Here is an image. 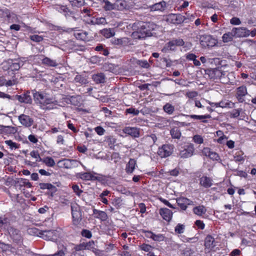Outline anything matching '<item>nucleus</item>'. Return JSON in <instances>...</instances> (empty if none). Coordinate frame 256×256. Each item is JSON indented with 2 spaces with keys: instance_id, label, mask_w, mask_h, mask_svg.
Returning a JSON list of instances; mask_svg holds the SVG:
<instances>
[{
  "instance_id": "obj_1",
  "label": "nucleus",
  "mask_w": 256,
  "mask_h": 256,
  "mask_svg": "<svg viewBox=\"0 0 256 256\" xmlns=\"http://www.w3.org/2000/svg\"><path fill=\"white\" fill-rule=\"evenodd\" d=\"M34 100L36 104L40 105L44 109H51L52 108L46 106L48 104H53L56 105L58 104V101L50 96L49 94L44 92H33Z\"/></svg>"
},
{
  "instance_id": "obj_2",
  "label": "nucleus",
  "mask_w": 256,
  "mask_h": 256,
  "mask_svg": "<svg viewBox=\"0 0 256 256\" xmlns=\"http://www.w3.org/2000/svg\"><path fill=\"white\" fill-rule=\"evenodd\" d=\"M184 44V42L182 38H174L164 45L162 50L163 52H166L168 50L174 51L176 50V46H183Z\"/></svg>"
},
{
  "instance_id": "obj_3",
  "label": "nucleus",
  "mask_w": 256,
  "mask_h": 256,
  "mask_svg": "<svg viewBox=\"0 0 256 256\" xmlns=\"http://www.w3.org/2000/svg\"><path fill=\"white\" fill-rule=\"evenodd\" d=\"M206 74L208 75L210 78L214 80H220L226 74V72L220 68H210L206 70Z\"/></svg>"
},
{
  "instance_id": "obj_4",
  "label": "nucleus",
  "mask_w": 256,
  "mask_h": 256,
  "mask_svg": "<svg viewBox=\"0 0 256 256\" xmlns=\"http://www.w3.org/2000/svg\"><path fill=\"white\" fill-rule=\"evenodd\" d=\"M188 16H185L181 14H170L168 15L167 21L175 24H180L184 22H187V18H188Z\"/></svg>"
},
{
  "instance_id": "obj_5",
  "label": "nucleus",
  "mask_w": 256,
  "mask_h": 256,
  "mask_svg": "<svg viewBox=\"0 0 256 256\" xmlns=\"http://www.w3.org/2000/svg\"><path fill=\"white\" fill-rule=\"evenodd\" d=\"M200 44L203 48H210L214 46L216 40L210 35H202L200 38Z\"/></svg>"
},
{
  "instance_id": "obj_6",
  "label": "nucleus",
  "mask_w": 256,
  "mask_h": 256,
  "mask_svg": "<svg viewBox=\"0 0 256 256\" xmlns=\"http://www.w3.org/2000/svg\"><path fill=\"white\" fill-rule=\"evenodd\" d=\"M71 210L74 224H78L82 219V214L80 206L77 204L71 205Z\"/></svg>"
},
{
  "instance_id": "obj_7",
  "label": "nucleus",
  "mask_w": 256,
  "mask_h": 256,
  "mask_svg": "<svg viewBox=\"0 0 256 256\" xmlns=\"http://www.w3.org/2000/svg\"><path fill=\"white\" fill-rule=\"evenodd\" d=\"M183 150L180 152V156L183 158L192 156L194 154V147L192 144H188L184 146Z\"/></svg>"
},
{
  "instance_id": "obj_8",
  "label": "nucleus",
  "mask_w": 256,
  "mask_h": 256,
  "mask_svg": "<svg viewBox=\"0 0 256 256\" xmlns=\"http://www.w3.org/2000/svg\"><path fill=\"white\" fill-rule=\"evenodd\" d=\"M40 234L43 238L54 242L56 240L58 237L56 230H42L40 232Z\"/></svg>"
},
{
  "instance_id": "obj_9",
  "label": "nucleus",
  "mask_w": 256,
  "mask_h": 256,
  "mask_svg": "<svg viewBox=\"0 0 256 256\" xmlns=\"http://www.w3.org/2000/svg\"><path fill=\"white\" fill-rule=\"evenodd\" d=\"M173 146L169 144H164L158 148V154L162 158H166L170 156L173 151Z\"/></svg>"
},
{
  "instance_id": "obj_10",
  "label": "nucleus",
  "mask_w": 256,
  "mask_h": 256,
  "mask_svg": "<svg viewBox=\"0 0 256 256\" xmlns=\"http://www.w3.org/2000/svg\"><path fill=\"white\" fill-rule=\"evenodd\" d=\"M12 100H18L20 102L26 104H31L32 99L30 96V92L27 91L21 95H15L12 96L10 98Z\"/></svg>"
},
{
  "instance_id": "obj_11",
  "label": "nucleus",
  "mask_w": 256,
  "mask_h": 256,
  "mask_svg": "<svg viewBox=\"0 0 256 256\" xmlns=\"http://www.w3.org/2000/svg\"><path fill=\"white\" fill-rule=\"evenodd\" d=\"M157 26L153 22H145V37L156 34L155 32Z\"/></svg>"
},
{
  "instance_id": "obj_12",
  "label": "nucleus",
  "mask_w": 256,
  "mask_h": 256,
  "mask_svg": "<svg viewBox=\"0 0 256 256\" xmlns=\"http://www.w3.org/2000/svg\"><path fill=\"white\" fill-rule=\"evenodd\" d=\"M110 42L112 45L119 47L131 44L130 40L127 38H114L110 40Z\"/></svg>"
},
{
  "instance_id": "obj_13",
  "label": "nucleus",
  "mask_w": 256,
  "mask_h": 256,
  "mask_svg": "<svg viewBox=\"0 0 256 256\" xmlns=\"http://www.w3.org/2000/svg\"><path fill=\"white\" fill-rule=\"evenodd\" d=\"M235 37H246L250 34V32L246 28L243 27L234 28H232Z\"/></svg>"
},
{
  "instance_id": "obj_14",
  "label": "nucleus",
  "mask_w": 256,
  "mask_h": 256,
  "mask_svg": "<svg viewBox=\"0 0 256 256\" xmlns=\"http://www.w3.org/2000/svg\"><path fill=\"white\" fill-rule=\"evenodd\" d=\"M176 202L182 210H186L187 208V206L188 205L194 204L192 201L184 197L177 198Z\"/></svg>"
},
{
  "instance_id": "obj_15",
  "label": "nucleus",
  "mask_w": 256,
  "mask_h": 256,
  "mask_svg": "<svg viewBox=\"0 0 256 256\" xmlns=\"http://www.w3.org/2000/svg\"><path fill=\"white\" fill-rule=\"evenodd\" d=\"M166 8V3L164 0L149 6L150 11H160L161 12H164Z\"/></svg>"
},
{
  "instance_id": "obj_16",
  "label": "nucleus",
  "mask_w": 256,
  "mask_h": 256,
  "mask_svg": "<svg viewBox=\"0 0 256 256\" xmlns=\"http://www.w3.org/2000/svg\"><path fill=\"white\" fill-rule=\"evenodd\" d=\"M202 154L206 156L209 157L213 160L219 161L220 160L218 154L213 151H212L209 148H204L202 150Z\"/></svg>"
},
{
  "instance_id": "obj_17",
  "label": "nucleus",
  "mask_w": 256,
  "mask_h": 256,
  "mask_svg": "<svg viewBox=\"0 0 256 256\" xmlns=\"http://www.w3.org/2000/svg\"><path fill=\"white\" fill-rule=\"evenodd\" d=\"M18 120L21 124L26 127H30L34 123V120L32 118L24 114H22L18 116Z\"/></svg>"
},
{
  "instance_id": "obj_18",
  "label": "nucleus",
  "mask_w": 256,
  "mask_h": 256,
  "mask_svg": "<svg viewBox=\"0 0 256 256\" xmlns=\"http://www.w3.org/2000/svg\"><path fill=\"white\" fill-rule=\"evenodd\" d=\"M60 162L62 164L63 167L70 169L74 167H76L78 166V161L76 160H71V159H64L60 161Z\"/></svg>"
},
{
  "instance_id": "obj_19",
  "label": "nucleus",
  "mask_w": 256,
  "mask_h": 256,
  "mask_svg": "<svg viewBox=\"0 0 256 256\" xmlns=\"http://www.w3.org/2000/svg\"><path fill=\"white\" fill-rule=\"evenodd\" d=\"M160 214L162 218L167 222H170L172 218V212L167 208H162L160 210Z\"/></svg>"
},
{
  "instance_id": "obj_20",
  "label": "nucleus",
  "mask_w": 256,
  "mask_h": 256,
  "mask_svg": "<svg viewBox=\"0 0 256 256\" xmlns=\"http://www.w3.org/2000/svg\"><path fill=\"white\" fill-rule=\"evenodd\" d=\"M10 234L15 242L19 244L22 242V238L18 230L12 228L10 230Z\"/></svg>"
},
{
  "instance_id": "obj_21",
  "label": "nucleus",
  "mask_w": 256,
  "mask_h": 256,
  "mask_svg": "<svg viewBox=\"0 0 256 256\" xmlns=\"http://www.w3.org/2000/svg\"><path fill=\"white\" fill-rule=\"evenodd\" d=\"M145 236L151 238L154 241L161 242L164 239V236L162 234H156L150 231H145Z\"/></svg>"
},
{
  "instance_id": "obj_22",
  "label": "nucleus",
  "mask_w": 256,
  "mask_h": 256,
  "mask_svg": "<svg viewBox=\"0 0 256 256\" xmlns=\"http://www.w3.org/2000/svg\"><path fill=\"white\" fill-rule=\"evenodd\" d=\"M9 67L8 68L10 69L12 71L18 70L24 64L22 62L18 60H8Z\"/></svg>"
},
{
  "instance_id": "obj_23",
  "label": "nucleus",
  "mask_w": 256,
  "mask_h": 256,
  "mask_svg": "<svg viewBox=\"0 0 256 256\" xmlns=\"http://www.w3.org/2000/svg\"><path fill=\"white\" fill-rule=\"evenodd\" d=\"M199 180L200 184L205 188H210L212 185V180L210 177L203 176Z\"/></svg>"
},
{
  "instance_id": "obj_24",
  "label": "nucleus",
  "mask_w": 256,
  "mask_h": 256,
  "mask_svg": "<svg viewBox=\"0 0 256 256\" xmlns=\"http://www.w3.org/2000/svg\"><path fill=\"white\" fill-rule=\"evenodd\" d=\"M92 78L96 84L105 82L106 76L104 73L100 72L93 74Z\"/></svg>"
},
{
  "instance_id": "obj_25",
  "label": "nucleus",
  "mask_w": 256,
  "mask_h": 256,
  "mask_svg": "<svg viewBox=\"0 0 256 256\" xmlns=\"http://www.w3.org/2000/svg\"><path fill=\"white\" fill-rule=\"evenodd\" d=\"M100 34L108 38L114 36L115 35V32L114 28H104L100 30Z\"/></svg>"
},
{
  "instance_id": "obj_26",
  "label": "nucleus",
  "mask_w": 256,
  "mask_h": 256,
  "mask_svg": "<svg viewBox=\"0 0 256 256\" xmlns=\"http://www.w3.org/2000/svg\"><path fill=\"white\" fill-rule=\"evenodd\" d=\"M93 214H96L97 216L94 217L96 218L100 219L102 221H105L108 218V215L105 212L98 210L95 208L93 210Z\"/></svg>"
},
{
  "instance_id": "obj_27",
  "label": "nucleus",
  "mask_w": 256,
  "mask_h": 256,
  "mask_svg": "<svg viewBox=\"0 0 256 256\" xmlns=\"http://www.w3.org/2000/svg\"><path fill=\"white\" fill-rule=\"evenodd\" d=\"M123 131L125 134L130 135L134 138L139 136V131L136 128L126 127L123 130Z\"/></svg>"
},
{
  "instance_id": "obj_28",
  "label": "nucleus",
  "mask_w": 256,
  "mask_h": 256,
  "mask_svg": "<svg viewBox=\"0 0 256 256\" xmlns=\"http://www.w3.org/2000/svg\"><path fill=\"white\" fill-rule=\"evenodd\" d=\"M214 239L212 236H207L204 240V246L206 248L211 250L214 246Z\"/></svg>"
},
{
  "instance_id": "obj_29",
  "label": "nucleus",
  "mask_w": 256,
  "mask_h": 256,
  "mask_svg": "<svg viewBox=\"0 0 256 256\" xmlns=\"http://www.w3.org/2000/svg\"><path fill=\"white\" fill-rule=\"evenodd\" d=\"M156 140V137L154 134L145 136V142L146 146L150 148L154 145Z\"/></svg>"
},
{
  "instance_id": "obj_30",
  "label": "nucleus",
  "mask_w": 256,
  "mask_h": 256,
  "mask_svg": "<svg viewBox=\"0 0 256 256\" xmlns=\"http://www.w3.org/2000/svg\"><path fill=\"white\" fill-rule=\"evenodd\" d=\"M114 4L116 9L119 10H122L128 7L127 2L124 0H116Z\"/></svg>"
},
{
  "instance_id": "obj_31",
  "label": "nucleus",
  "mask_w": 256,
  "mask_h": 256,
  "mask_svg": "<svg viewBox=\"0 0 256 256\" xmlns=\"http://www.w3.org/2000/svg\"><path fill=\"white\" fill-rule=\"evenodd\" d=\"M136 164V161L134 159L130 158L126 164V171L128 174H131L132 172L135 168Z\"/></svg>"
},
{
  "instance_id": "obj_32",
  "label": "nucleus",
  "mask_w": 256,
  "mask_h": 256,
  "mask_svg": "<svg viewBox=\"0 0 256 256\" xmlns=\"http://www.w3.org/2000/svg\"><path fill=\"white\" fill-rule=\"evenodd\" d=\"M42 64L48 66H56L58 64L54 60H52L48 57H44L42 59Z\"/></svg>"
},
{
  "instance_id": "obj_33",
  "label": "nucleus",
  "mask_w": 256,
  "mask_h": 256,
  "mask_svg": "<svg viewBox=\"0 0 256 256\" xmlns=\"http://www.w3.org/2000/svg\"><path fill=\"white\" fill-rule=\"evenodd\" d=\"M234 33L233 30H232L230 32H228L224 34L222 36V42L226 43L232 41L233 38L235 37Z\"/></svg>"
},
{
  "instance_id": "obj_34",
  "label": "nucleus",
  "mask_w": 256,
  "mask_h": 256,
  "mask_svg": "<svg viewBox=\"0 0 256 256\" xmlns=\"http://www.w3.org/2000/svg\"><path fill=\"white\" fill-rule=\"evenodd\" d=\"M206 210L204 206H200L193 208L194 214L198 216H202L206 212Z\"/></svg>"
},
{
  "instance_id": "obj_35",
  "label": "nucleus",
  "mask_w": 256,
  "mask_h": 256,
  "mask_svg": "<svg viewBox=\"0 0 256 256\" xmlns=\"http://www.w3.org/2000/svg\"><path fill=\"white\" fill-rule=\"evenodd\" d=\"M102 2L105 4L103 6L105 10L108 11L116 9L114 4L111 3L108 0H102Z\"/></svg>"
},
{
  "instance_id": "obj_36",
  "label": "nucleus",
  "mask_w": 256,
  "mask_h": 256,
  "mask_svg": "<svg viewBox=\"0 0 256 256\" xmlns=\"http://www.w3.org/2000/svg\"><path fill=\"white\" fill-rule=\"evenodd\" d=\"M17 132V128L11 126H4L3 133L6 134H14Z\"/></svg>"
},
{
  "instance_id": "obj_37",
  "label": "nucleus",
  "mask_w": 256,
  "mask_h": 256,
  "mask_svg": "<svg viewBox=\"0 0 256 256\" xmlns=\"http://www.w3.org/2000/svg\"><path fill=\"white\" fill-rule=\"evenodd\" d=\"M41 162L44 163L48 166L52 167L55 165L54 160L51 157L47 156L44 158H42Z\"/></svg>"
},
{
  "instance_id": "obj_38",
  "label": "nucleus",
  "mask_w": 256,
  "mask_h": 256,
  "mask_svg": "<svg viewBox=\"0 0 256 256\" xmlns=\"http://www.w3.org/2000/svg\"><path fill=\"white\" fill-rule=\"evenodd\" d=\"M170 134L174 138L179 139L181 136L180 130L178 128H174L170 130Z\"/></svg>"
},
{
  "instance_id": "obj_39",
  "label": "nucleus",
  "mask_w": 256,
  "mask_h": 256,
  "mask_svg": "<svg viewBox=\"0 0 256 256\" xmlns=\"http://www.w3.org/2000/svg\"><path fill=\"white\" fill-rule=\"evenodd\" d=\"M163 109L166 112L169 114H172L174 110V106L169 103H166L164 106Z\"/></svg>"
},
{
  "instance_id": "obj_40",
  "label": "nucleus",
  "mask_w": 256,
  "mask_h": 256,
  "mask_svg": "<svg viewBox=\"0 0 256 256\" xmlns=\"http://www.w3.org/2000/svg\"><path fill=\"white\" fill-rule=\"evenodd\" d=\"M247 94L246 86H240L237 88L236 96H244Z\"/></svg>"
},
{
  "instance_id": "obj_41",
  "label": "nucleus",
  "mask_w": 256,
  "mask_h": 256,
  "mask_svg": "<svg viewBox=\"0 0 256 256\" xmlns=\"http://www.w3.org/2000/svg\"><path fill=\"white\" fill-rule=\"evenodd\" d=\"M132 36L134 39H142L144 38V33L142 32L141 30L136 31L132 33Z\"/></svg>"
},
{
  "instance_id": "obj_42",
  "label": "nucleus",
  "mask_w": 256,
  "mask_h": 256,
  "mask_svg": "<svg viewBox=\"0 0 256 256\" xmlns=\"http://www.w3.org/2000/svg\"><path fill=\"white\" fill-rule=\"evenodd\" d=\"M86 246V250H92L94 252L96 253V251H98L96 248L94 247V241H90L88 242H84Z\"/></svg>"
},
{
  "instance_id": "obj_43",
  "label": "nucleus",
  "mask_w": 256,
  "mask_h": 256,
  "mask_svg": "<svg viewBox=\"0 0 256 256\" xmlns=\"http://www.w3.org/2000/svg\"><path fill=\"white\" fill-rule=\"evenodd\" d=\"M74 34L76 39L84 40L86 38L87 32H78V33H75Z\"/></svg>"
},
{
  "instance_id": "obj_44",
  "label": "nucleus",
  "mask_w": 256,
  "mask_h": 256,
  "mask_svg": "<svg viewBox=\"0 0 256 256\" xmlns=\"http://www.w3.org/2000/svg\"><path fill=\"white\" fill-rule=\"evenodd\" d=\"M18 182H20V186H25L27 188H31L32 186L31 183L26 179L20 178L18 181Z\"/></svg>"
},
{
  "instance_id": "obj_45",
  "label": "nucleus",
  "mask_w": 256,
  "mask_h": 256,
  "mask_svg": "<svg viewBox=\"0 0 256 256\" xmlns=\"http://www.w3.org/2000/svg\"><path fill=\"white\" fill-rule=\"evenodd\" d=\"M90 172H80L78 174V176L84 180H89Z\"/></svg>"
},
{
  "instance_id": "obj_46",
  "label": "nucleus",
  "mask_w": 256,
  "mask_h": 256,
  "mask_svg": "<svg viewBox=\"0 0 256 256\" xmlns=\"http://www.w3.org/2000/svg\"><path fill=\"white\" fill-rule=\"evenodd\" d=\"M190 118L193 119H197V120H202L206 118H211V116L210 114H206L204 116H198L195 114H192L188 116Z\"/></svg>"
},
{
  "instance_id": "obj_47",
  "label": "nucleus",
  "mask_w": 256,
  "mask_h": 256,
  "mask_svg": "<svg viewBox=\"0 0 256 256\" xmlns=\"http://www.w3.org/2000/svg\"><path fill=\"white\" fill-rule=\"evenodd\" d=\"M30 38L32 41L35 42H40L43 40L44 38L42 36L37 35V34H34L32 36H30Z\"/></svg>"
},
{
  "instance_id": "obj_48",
  "label": "nucleus",
  "mask_w": 256,
  "mask_h": 256,
  "mask_svg": "<svg viewBox=\"0 0 256 256\" xmlns=\"http://www.w3.org/2000/svg\"><path fill=\"white\" fill-rule=\"evenodd\" d=\"M72 6L80 7L85 4L84 0H74L71 2Z\"/></svg>"
},
{
  "instance_id": "obj_49",
  "label": "nucleus",
  "mask_w": 256,
  "mask_h": 256,
  "mask_svg": "<svg viewBox=\"0 0 256 256\" xmlns=\"http://www.w3.org/2000/svg\"><path fill=\"white\" fill-rule=\"evenodd\" d=\"M30 155L31 156L36 158V162H41L42 161V158H40V154L38 151L32 150L30 152Z\"/></svg>"
},
{
  "instance_id": "obj_50",
  "label": "nucleus",
  "mask_w": 256,
  "mask_h": 256,
  "mask_svg": "<svg viewBox=\"0 0 256 256\" xmlns=\"http://www.w3.org/2000/svg\"><path fill=\"white\" fill-rule=\"evenodd\" d=\"M193 140L196 144H201L203 143L204 139L201 136L196 134L193 136Z\"/></svg>"
},
{
  "instance_id": "obj_51",
  "label": "nucleus",
  "mask_w": 256,
  "mask_h": 256,
  "mask_svg": "<svg viewBox=\"0 0 256 256\" xmlns=\"http://www.w3.org/2000/svg\"><path fill=\"white\" fill-rule=\"evenodd\" d=\"M126 114H132L133 116H136L138 114L139 111L133 108H130L126 110Z\"/></svg>"
},
{
  "instance_id": "obj_52",
  "label": "nucleus",
  "mask_w": 256,
  "mask_h": 256,
  "mask_svg": "<svg viewBox=\"0 0 256 256\" xmlns=\"http://www.w3.org/2000/svg\"><path fill=\"white\" fill-rule=\"evenodd\" d=\"M184 226L180 224H178L174 228V230L178 234H182L184 232Z\"/></svg>"
},
{
  "instance_id": "obj_53",
  "label": "nucleus",
  "mask_w": 256,
  "mask_h": 256,
  "mask_svg": "<svg viewBox=\"0 0 256 256\" xmlns=\"http://www.w3.org/2000/svg\"><path fill=\"white\" fill-rule=\"evenodd\" d=\"M39 186L40 189H47L48 190L49 189H50L51 188H53L52 186L54 185L49 183H40Z\"/></svg>"
},
{
  "instance_id": "obj_54",
  "label": "nucleus",
  "mask_w": 256,
  "mask_h": 256,
  "mask_svg": "<svg viewBox=\"0 0 256 256\" xmlns=\"http://www.w3.org/2000/svg\"><path fill=\"white\" fill-rule=\"evenodd\" d=\"M53 188H51L50 189L48 190V192L46 193V194L48 196L52 198L54 196V194L57 191V188L54 186H52Z\"/></svg>"
},
{
  "instance_id": "obj_55",
  "label": "nucleus",
  "mask_w": 256,
  "mask_h": 256,
  "mask_svg": "<svg viewBox=\"0 0 256 256\" xmlns=\"http://www.w3.org/2000/svg\"><path fill=\"white\" fill-rule=\"evenodd\" d=\"M72 188L74 192L78 196H80L81 194L83 192V191L82 190H80L79 188V186L76 184L73 185L72 186Z\"/></svg>"
},
{
  "instance_id": "obj_56",
  "label": "nucleus",
  "mask_w": 256,
  "mask_h": 256,
  "mask_svg": "<svg viewBox=\"0 0 256 256\" xmlns=\"http://www.w3.org/2000/svg\"><path fill=\"white\" fill-rule=\"evenodd\" d=\"M81 234L83 236L88 238H90L92 236V232L88 230H82Z\"/></svg>"
},
{
  "instance_id": "obj_57",
  "label": "nucleus",
  "mask_w": 256,
  "mask_h": 256,
  "mask_svg": "<svg viewBox=\"0 0 256 256\" xmlns=\"http://www.w3.org/2000/svg\"><path fill=\"white\" fill-rule=\"evenodd\" d=\"M42 230L35 228H32L28 229V232L30 234H40V232Z\"/></svg>"
},
{
  "instance_id": "obj_58",
  "label": "nucleus",
  "mask_w": 256,
  "mask_h": 256,
  "mask_svg": "<svg viewBox=\"0 0 256 256\" xmlns=\"http://www.w3.org/2000/svg\"><path fill=\"white\" fill-rule=\"evenodd\" d=\"M94 23L97 24H104L107 22L104 18L101 17L96 18L95 20Z\"/></svg>"
},
{
  "instance_id": "obj_59",
  "label": "nucleus",
  "mask_w": 256,
  "mask_h": 256,
  "mask_svg": "<svg viewBox=\"0 0 256 256\" xmlns=\"http://www.w3.org/2000/svg\"><path fill=\"white\" fill-rule=\"evenodd\" d=\"M94 130L100 136L103 135L105 132V130L101 126H96Z\"/></svg>"
},
{
  "instance_id": "obj_60",
  "label": "nucleus",
  "mask_w": 256,
  "mask_h": 256,
  "mask_svg": "<svg viewBox=\"0 0 256 256\" xmlns=\"http://www.w3.org/2000/svg\"><path fill=\"white\" fill-rule=\"evenodd\" d=\"M5 142L6 144H8V146H10L11 148H18L17 144L13 142L11 140H6V141H5Z\"/></svg>"
},
{
  "instance_id": "obj_61",
  "label": "nucleus",
  "mask_w": 256,
  "mask_h": 256,
  "mask_svg": "<svg viewBox=\"0 0 256 256\" xmlns=\"http://www.w3.org/2000/svg\"><path fill=\"white\" fill-rule=\"evenodd\" d=\"M74 250L76 251H80L84 250H86V246L84 242L80 244L76 245L74 246Z\"/></svg>"
},
{
  "instance_id": "obj_62",
  "label": "nucleus",
  "mask_w": 256,
  "mask_h": 256,
  "mask_svg": "<svg viewBox=\"0 0 256 256\" xmlns=\"http://www.w3.org/2000/svg\"><path fill=\"white\" fill-rule=\"evenodd\" d=\"M10 248V244H6L5 243L0 241V248H1L3 251H6L8 248Z\"/></svg>"
},
{
  "instance_id": "obj_63",
  "label": "nucleus",
  "mask_w": 256,
  "mask_h": 256,
  "mask_svg": "<svg viewBox=\"0 0 256 256\" xmlns=\"http://www.w3.org/2000/svg\"><path fill=\"white\" fill-rule=\"evenodd\" d=\"M122 200L120 198H114L112 202V204L114 206L118 208L121 205Z\"/></svg>"
},
{
  "instance_id": "obj_64",
  "label": "nucleus",
  "mask_w": 256,
  "mask_h": 256,
  "mask_svg": "<svg viewBox=\"0 0 256 256\" xmlns=\"http://www.w3.org/2000/svg\"><path fill=\"white\" fill-rule=\"evenodd\" d=\"M64 252L63 250H60L54 254L44 255L43 256H64Z\"/></svg>"
}]
</instances>
